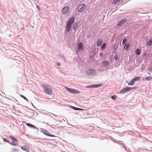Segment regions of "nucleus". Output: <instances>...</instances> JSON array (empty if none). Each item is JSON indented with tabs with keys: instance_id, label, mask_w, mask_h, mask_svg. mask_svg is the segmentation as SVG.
Returning a JSON list of instances; mask_svg holds the SVG:
<instances>
[{
	"instance_id": "nucleus-28",
	"label": "nucleus",
	"mask_w": 152,
	"mask_h": 152,
	"mask_svg": "<svg viewBox=\"0 0 152 152\" xmlns=\"http://www.w3.org/2000/svg\"><path fill=\"white\" fill-rule=\"evenodd\" d=\"M148 70L149 72H152V66H149L148 68Z\"/></svg>"
},
{
	"instance_id": "nucleus-10",
	"label": "nucleus",
	"mask_w": 152,
	"mask_h": 152,
	"mask_svg": "<svg viewBox=\"0 0 152 152\" xmlns=\"http://www.w3.org/2000/svg\"><path fill=\"white\" fill-rule=\"evenodd\" d=\"M74 17L70 18L67 21V23L72 25L74 22Z\"/></svg>"
},
{
	"instance_id": "nucleus-32",
	"label": "nucleus",
	"mask_w": 152,
	"mask_h": 152,
	"mask_svg": "<svg viewBox=\"0 0 152 152\" xmlns=\"http://www.w3.org/2000/svg\"><path fill=\"white\" fill-rule=\"evenodd\" d=\"M118 48V45H114L113 47V49L115 50H116Z\"/></svg>"
},
{
	"instance_id": "nucleus-21",
	"label": "nucleus",
	"mask_w": 152,
	"mask_h": 152,
	"mask_svg": "<svg viewBox=\"0 0 152 152\" xmlns=\"http://www.w3.org/2000/svg\"><path fill=\"white\" fill-rule=\"evenodd\" d=\"M77 27V24L75 23L73 25V29L75 31Z\"/></svg>"
},
{
	"instance_id": "nucleus-26",
	"label": "nucleus",
	"mask_w": 152,
	"mask_h": 152,
	"mask_svg": "<svg viewBox=\"0 0 152 152\" xmlns=\"http://www.w3.org/2000/svg\"><path fill=\"white\" fill-rule=\"evenodd\" d=\"M106 46L105 43H104L101 46V49L102 50L106 48Z\"/></svg>"
},
{
	"instance_id": "nucleus-13",
	"label": "nucleus",
	"mask_w": 152,
	"mask_h": 152,
	"mask_svg": "<svg viewBox=\"0 0 152 152\" xmlns=\"http://www.w3.org/2000/svg\"><path fill=\"white\" fill-rule=\"evenodd\" d=\"M83 48V44L82 42H80L78 45L77 50L78 51L82 50Z\"/></svg>"
},
{
	"instance_id": "nucleus-22",
	"label": "nucleus",
	"mask_w": 152,
	"mask_h": 152,
	"mask_svg": "<svg viewBox=\"0 0 152 152\" xmlns=\"http://www.w3.org/2000/svg\"><path fill=\"white\" fill-rule=\"evenodd\" d=\"M120 1V0H114L112 2V4H115Z\"/></svg>"
},
{
	"instance_id": "nucleus-8",
	"label": "nucleus",
	"mask_w": 152,
	"mask_h": 152,
	"mask_svg": "<svg viewBox=\"0 0 152 152\" xmlns=\"http://www.w3.org/2000/svg\"><path fill=\"white\" fill-rule=\"evenodd\" d=\"M128 91H129L127 87H126L121 90L119 93L120 94H123Z\"/></svg>"
},
{
	"instance_id": "nucleus-36",
	"label": "nucleus",
	"mask_w": 152,
	"mask_h": 152,
	"mask_svg": "<svg viewBox=\"0 0 152 152\" xmlns=\"http://www.w3.org/2000/svg\"><path fill=\"white\" fill-rule=\"evenodd\" d=\"M12 151L13 152H14V151L17 152V151H18V150L17 149H16L15 148H14L12 149Z\"/></svg>"
},
{
	"instance_id": "nucleus-2",
	"label": "nucleus",
	"mask_w": 152,
	"mask_h": 152,
	"mask_svg": "<svg viewBox=\"0 0 152 152\" xmlns=\"http://www.w3.org/2000/svg\"><path fill=\"white\" fill-rule=\"evenodd\" d=\"M9 137L12 140L13 143L10 142V144L13 146H17L18 143V140L12 136H10Z\"/></svg>"
},
{
	"instance_id": "nucleus-17",
	"label": "nucleus",
	"mask_w": 152,
	"mask_h": 152,
	"mask_svg": "<svg viewBox=\"0 0 152 152\" xmlns=\"http://www.w3.org/2000/svg\"><path fill=\"white\" fill-rule=\"evenodd\" d=\"M103 64L104 65V67L108 66L109 65V63L108 61H103Z\"/></svg>"
},
{
	"instance_id": "nucleus-41",
	"label": "nucleus",
	"mask_w": 152,
	"mask_h": 152,
	"mask_svg": "<svg viewBox=\"0 0 152 152\" xmlns=\"http://www.w3.org/2000/svg\"><path fill=\"white\" fill-rule=\"evenodd\" d=\"M90 36H88L87 37V38H89L90 37Z\"/></svg>"
},
{
	"instance_id": "nucleus-29",
	"label": "nucleus",
	"mask_w": 152,
	"mask_h": 152,
	"mask_svg": "<svg viewBox=\"0 0 152 152\" xmlns=\"http://www.w3.org/2000/svg\"><path fill=\"white\" fill-rule=\"evenodd\" d=\"M3 141L4 142H6L8 143H9V144H10V141L7 139L3 138Z\"/></svg>"
},
{
	"instance_id": "nucleus-25",
	"label": "nucleus",
	"mask_w": 152,
	"mask_h": 152,
	"mask_svg": "<svg viewBox=\"0 0 152 152\" xmlns=\"http://www.w3.org/2000/svg\"><path fill=\"white\" fill-rule=\"evenodd\" d=\"M134 82L132 79V81L130 82L129 83H128V85L129 86H132L134 84Z\"/></svg>"
},
{
	"instance_id": "nucleus-3",
	"label": "nucleus",
	"mask_w": 152,
	"mask_h": 152,
	"mask_svg": "<svg viewBox=\"0 0 152 152\" xmlns=\"http://www.w3.org/2000/svg\"><path fill=\"white\" fill-rule=\"evenodd\" d=\"M65 88L67 91L71 93L75 94H79L80 93V91L77 90L71 89L66 87H65Z\"/></svg>"
},
{
	"instance_id": "nucleus-16",
	"label": "nucleus",
	"mask_w": 152,
	"mask_h": 152,
	"mask_svg": "<svg viewBox=\"0 0 152 152\" xmlns=\"http://www.w3.org/2000/svg\"><path fill=\"white\" fill-rule=\"evenodd\" d=\"M71 26L72 25L69 24V23H67L66 30L67 32H69L70 30Z\"/></svg>"
},
{
	"instance_id": "nucleus-9",
	"label": "nucleus",
	"mask_w": 152,
	"mask_h": 152,
	"mask_svg": "<svg viewBox=\"0 0 152 152\" xmlns=\"http://www.w3.org/2000/svg\"><path fill=\"white\" fill-rule=\"evenodd\" d=\"M102 85V84H96L92 85L90 86H86V87L88 88H97L98 87H100Z\"/></svg>"
},
{
	"instance_id": "nucleus-14",
	"label": "nucleus",
	"mask_w": 152,
	"mask_h": 152,
	"mask_svg": "<svg viewBox=\"0 0 152 152\" xmlns=\"http://www.w3.org/2000/svg\"><path fill=\"white\" fill-rule=\"evenodd\" d=\"M26 124L27 126L31 128H33L34 129H37V130H38V128H37L35 126H34L32 124L28 123H26Z\"/></svg>"
},
{
	"instance_id": "nucleus-12",
	"label": "nucleus",
	"mask_w": 152,
	"mask_h": 152,
	"mask_svg": "<svg viewBox=\"0 0 152 152\" xmlns=\"http://www.w3.org/2000/svg\"><path fill=\"white\" fill-rule=\"evenodd\" d=\"M21 148L23 150L27 152H29V149L28 147L26 145H24Z\"/></svg>"
},
{
	"instance_id": "nucleus-18",
	"label": "nucleus",
	"mask_w": 152,
	"mask_h": 152,
	"mask_svg": "<svg viewBox=\"0 0 152 152\" xmlns=\"http://www.w3.org/2000/svg\"><path fill=\"white\" fill-rule=\"evenodd\" d=\"M129 48V44L128 43H126L124 47V49L125 50H127Z\"/></svg>"
},
{
	"instance_id": "nucleus-6",
	"label": "nucleus",
	"mask_w": 152,
	"mask_h": 152,
	"mask_svg": "<svg viewBox=\"0 0 152 152\" xmlns=\"http://www.w3.org/2000/svg\"><path fill=\"white\" fill-rule=\"evenodd\" d=\"M86 73L90 75H94L96 74V72L94 69L88 70L86 72Z\"/></svg>"
},
{
	"instance_id": "nucleus-34",
	"label": "nucleus",
	"mask_w": 152,
	"mask_h": 152,
	"mask_svg": "<svg viewBox=\"0 0 152 152\" xmlns=\"http://www.w3.org/2000/svg\"><path fill=\"white\" fill-rule=\"evenodd\" d=\"M115 61H117L118 59V56L117 55H115L114 58Z\"/></svg>"
},
{
	"instance_id": "nucleus-35",
	"label": "nucleus",
	"mask_w": 152,
	"mask_h": 152,
	"mask_svg": "<svg viewBox=\"0 0 152 152\" xmlns=\"http://www.w3.org/2000/svg\"><path fill=\"white\" fill-rule=\"evenodd\" d=\"M129 91H130L131 90H132V87H127Z\"/></svg>"
},
{
	"instance_id": "nucleus-38",
	"label": "nucleus",
	"mask_w": 152,
	"mask_h": 152,
	"mask_svg": "<svg viewBox=\"0 0 152 152\" xmlns=\"http://www.w3.org/2000/svg\"><path fill=\"white\" fill-rule=\"evenodd\" d=\"M38 9L39 10H40V8L39 7L38 5H36Z\"/></svg>"
},
{
	"instance_id": "nucleus-30",
	"label": "nucleus",
	"mask_w": 152,
	"mask_h": 152,
	"mask_svg": "<svg viewBox=\"0 0 152 152\" xmlns=\"http://www.w3.org/2000/svg\"><path fill=\"white\" fill-rule=\"evenodd\" d=\"M117 96L116 95H113V96H111V98L113 99H116V98Z\"/></svg>"
},
{
	"instance_id": "nucleus-27",
	"label": "nucleus",
	"mask_w": 152,
	"mask_h": 152,
	"mask_svg": "<svg viewBox=\"0 0 152 152\" xmlns=\"http://www.w3.org/2000/svg\"><path fill=\"white\" fill-rule=\"evenodd\" d=\"M20 96L21 97L23 98L24 99L26 100L27 102H28V99L26 98L25 96H24L23 95H22V94H20Z\"/></svg>"
},
{
	"instance_id": "nucleus-40",
	"label": "nucleus",
	"mask_w": 152,
	"mask_h": 152,
	"mask_svg": "<svg viewBox=\"0 0 152 152\" xmlns=\"http://www.w3.org/2000/svg\"><path fill=\"white\" fill-rule=\"evenodd\" d=\"M31 105H32L33 107H34L35 108H36V107H35L33 105V104L32 103V102H31Z\"/></svg>"
},
{
	"instance_id": "nucleus-19",
	"label": "nucleus",
	"mask_w": 152,
	"mask_h": 152,
	"mask_svg": "<svg viewBox=\"0 0 152 152\" xmlns=\"http://www.w3.org/2000/svg\"><path fill=\"white\" fill-rule=\"evenodd\" d=\"M72 109L75 110H84L83 109L80 108L76 107H75L72 106Z\"/></svg>"
},
{
	"instance_id": "nucleus-7",
	"label": "nucleus",
	"mask_w": 152,
	"mask_h": 152,
	"mask_svg": "<svg viewBox=\"0 0 152 152\" xmlns=\"http://www.w3.org/2000/svg\"><path fill=\"white\" fill-rule=\"evenodd\" d=\"M69 7L67 6L64 7L62 10L61 12L63 14H66L69 11Z\"/></svg>"
},
{
	"instance_id": "nucleus-11",
	"label": "nucleus",
	"mask_w": 152,
	"mask_h": 152,
	"mask_svg": "<svg viewBox=\"0 0 152 152\" xmlns=\"http://www.w3.org/2000/svg\"><path fill=\"white\" fill-rule=\"evenodd\" d=\"M126 21L127 20L126 19H124L120 20L118 23V26H121V25L125 23Z\"/></svg>"
},
{
	"instance_id": "nucleus-33",
	"label": "nucleus",
	"mask_w": 152,
	"mask_h": 152,
	"mask_svg": "<svg viewBox=\"0 0 152 152\" xmlns=\"http://www.w3.org/2000/svg\"><path fill=\"white\" fill-rule=\"evenodd\" d=\"M126 40H127V39L126 38H124L123 39V40L122 41V42L123 44L124 45L126 43Z\"/></svg>"
},
{
	"instance_id": "nucleus-42",
	"label": "nucleus",
	"mask_w": 152,
	"mask_h": 152,
	"mask_svg": "<svg viewBox=\"0 0 152 152\" xmlns=\"http://www.w3.org/2000/svg\"><path fill=\"white\" fill-rule=\"evenodd\" d=\"M102 56V53H100V56Z\"/></svg>"
},
{
	"instance_id": "nucleus-5",
	"label": "nucleus",
	"mask_w": 152,
	"mask_h": 152,
	"mask_svg": "<svg viewBox=\"0 0 152 152\" xmlns=\"http://www.w3.org/2000/svg\"><path fill=\"white\" fill-rule=\"evenodd\" d=\"M86 6L84 4H83L79 6L77 10L79 12H82L86 9Z\"/></svg>"
},
{
	"instance_id": "nucleus-4",
	"label": "nucleus",
	"mask_w": 152,
	"mask_h": 152,
	"mask_svg": "<svg viewBox=\"0 0 152 152\" xmlns=\"http://www.w3.org/2000/svg\"><path fill=\"white\" fill-rule=\"evenodd\" d=\"M41 132L44 134H45L47 136L51 137H56V136H55L54 135L50 134L47 130H45L44 129H41Z\"/></svg>"
},
{
	"instance_id": "nucleus-43",
	"label": "nucleus",
	"mask_w": 152,
	"mask_h": 152,
	"mask_svg": "<svg viewBox=\"0 0 152 152\" xmlns=\"http://www.w3.org/2000/svg\"><path fill=\"white\" fill-rule=\"evenodd\" d=\"M62 57H64V56H61Z\"/></svg>"
},
{
	"instance_id": "nucleus-37",
	"label": "nucleus",
	"mask_w": 152,
	"mask_h": 152,
	"mask_svg": "<svg viewBox=\"0 0 152 152\" xmlns=\"http://www.w3.org/2000/svg\"><path fill=\"white\" fill-rule=\"evenodd\" d=\"M56 65L58 66H60L61 65V64L60 63H59V62L57 63Z\"/></svg>"
},
{
	"instance_id": "nucleus-20",
	"label": "nucleus",
	"mask_w": 152,
	"mask_h": 152,
	"mask_svg": "<svg viewBox=\"0 0 152 152\" xmlns=\"http://www.w3.org/2000/svg\"><path fill=\"white\" fill-rule=\"evenodd\" d=\"M135 53L136 54H137V55H139L141 53V51L140 49L139 48L137 49L136 50Z\"/></svg>"
},
{
	"instance_id": "nucleus-23",
	"label": "nucleus",
	"mask_w": 152,
	"mask_h": 152,
	"mask_svg": "<svg viewBox=\"0 0 152 152\" xmlns=\"http://www.w3.org/2000/svg\"><path fill=\"white\" fill-rule=\"evenodd\" d=\"M148 46L151 45H152V39H151L149 40L147 44Z\"/></svg>"
},
{
	"instance_id": "nucleus-15",
	"label": "nucleus",
	"mask_w": 152,
	"mask_h": 152,
	"mask_svg": "<svg viewBox=\"0 0 152 152\" xmlns=\"http://www.w3.org/2000/svg\"><path fill=\"white\" fill-rule=\"evenodd\" d=\"M103 42L102 39H98L97 41V45L99 46L102 45Z\"/></svg>"
},
{
	"instance_id": "nucleus-39",
	"label": "nucleus",
	"mask_w": 152,
	"mask_h": 152,
	"mask_svg": "<svg viewBox=\"0 0 152 152\" xmlns=\"http://www.w3.org/2000/svg\"><path fill=\"white\" fill-rule=\"evenodd\" d=\"M132 87V89H135L136 88L135 87Z\"/></svg>"
},
{
	"instance_id": "nucleus-24",
	"label": "nucleus",
	"mask_w": 152,
	"mask_h": 152,
	"mask_svg": "<svg viewBox=\"0 0 152 152\" xmlns=\"http://www.w3.org/2000/svg\"><path fill=\"white\" fill-rule=\"evenodd\" d=\"M140 79V77H137L134 78L132 80L134 82Z\"/></svg>"
},
{
	"instance_id": "nucleus-1",
	"label": "nucleus",
	"mask_w": 152,
	"mask_h": 152,
	"mask_svg": "<svg viewBox=\"0 0 152 152\" xmlns=\"http://www.w3.org/2000/svg\"><path fill=\"white\" fill-rule=\"evenodd\" d=\"M41 86L43 88L44 92L49 95L52 94V88L49 85L44 83L41 85Z\"/></svg>"
},
{
	"instance_id": "nucleus-31",
	"label": "nucleus",
	"mask_w": 152,
	"mask_h": 152,
	"mask_svg": "<svg viewBox=\"0 0 152 152\" xmlns=\"http://www.w3.org/2000/svg\"><path fill=\"white\" fill-rule=\"evenodd\" d=\"M145 80H150L151 79V77H148L145 78Z\"/></svg>"
}]
</instances>
